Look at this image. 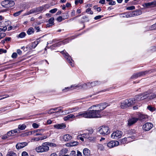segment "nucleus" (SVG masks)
<instances>
[{"instance_id":"1","label":"nucleus","mask_w":156,"mask_h":156,"mask_svg":"<svg viewBox=\"0 0 156 156\" xmlns=\"http://www.w3.org/2000/svg\"><path fill=\"white\" fill-rule=\"evenodd\" d=\"M142 100L140 94L135 96L133 98L125 100L122 102H121L120 103V107L122 109L126 108L134 104L136 101Z\"/></svg>"},{"instance_id":"2","label":"nucleus","mask_w":156,"mask_h":156,"mask_svg":"<svg viewBox=\"0 0 156 156\" xmlns=\"http://www.w3.org/2000/svg\"><path fill=\"white\" fill-rule=\"evenodd\" d=\"M152 91L151 90H149L143 93L140 94V95L142 99L143 100L147 98L149 100L152 99L156 97V95L155 94H153L150 95Z\"/></svg>"},{"instance_id":"3","label":"nucleus","mask_w":156,"mask_h":156,"mask_svg":"<svg viewBox=\"0 0 156 156\" xmlns=\"http://www.w3.org/2000/svg\"><path fill=\"white\" fill-rule=\"evenodd\" d=\"M88 118H99L101 117L100 112L98 109L88 110Z\"/></svg>"},{"instance_id":"4","label":"nucleus","mask_w":156,"mask_h":156,"mask_svg":"<svg viewBox=\"0 0 156 156\" xmlns=\"http://www.w3.org/2000/svg\"><path fill=\"white\" fill-rule=\"evenodd\" d=\"M36 150L38 152H46L49 150V147L47 146L46 142L43 143L41 145L37 147Z\"/></svg>"},{"instance_id":"5","label":"nucleus","mask_w":156,"mask_h":156,"mask_svg":"<svg viewBox=\"0 0 156 156\" xmlns=\"http://www.w3.org/2000/svg\"><path fill=\"white\" fill-rule=\"evenodd\" d=\"M98 133L101 135H107L110 132L109 128L107 126H102L98 128Z\"/></svg>"},{"instance_id":"6","label":"nucleus","mask_w":156,"mask_h":156,"mask_svg":"<svg viewBox=\"0 0 156 156\" xmlns=\"http://www.w3.org/2000/svg\"><path fill=\"white\" fill-rule=\"evenodd\" d=\"M14 4L13 1H10V0H5L1 2L2 5L5 8L11 7L13 6Z\"/></svg>"},{"instance_id":"7","label":"nucleus","mask_w":156,"mask_h":156,"mask_svg":"<svg viewBox=\"0 0 156 156\" xmlns=\"http://www.w3.org/2000/svg\"><path fill=\"white\" fill-rule=\"evenodd\" d=\"M109 105L106 103H104L99 105H93L90 107L89 109H92L94 107H98L99 110L101 112V111L105 109L107 106H108Z\"/></svg>"},{"instance_id":"8","label":"nucleus","mask_w":156,"mask_h":156,"mask_svg":"<svg viewBox=\"0 0 156 156\" xmlns=\"http://www.w3.org/2000/svg\"><path fill=\"white\" fill-rule=\"evenodd\" d=\"M44 6H42L34 9H32L30 11L27 15L32 13H37L41 12L44 9Z\"/></svg>"},{"instance_id":"9","label":"nucleus","mask_w":156,"mask_h":156,"mask_svg":"<svg viewBox=\"0 0 156 156\" xmlns=\"http://www.w3.org/2000/svg\"><path fill=\"white\" fill-rule=\"evenodd\" d=\"M142 5L144 7L147 9L156 7V1L151 2L145 3L142 4Z\"/></svg>"},{"instance_id":"10","label":"nucleus","mask_w":156,"mask_h":156,"mask_svg":"<svg viewBox=\"0 0 156 156\" xmlns=\"http://www.w3.org/2000/svg\"><path fill=\"white\" fill-rule=\"evenodd\" d=\"M122 135V133L120 131H117L112 133L111 135V137L114 139H117L121 137Z\"/></svg>"},{"instance_id":"11","label":"nucleus","mask_w":156,"mask_h":156,"mask_svg":"<svg viewBox=\"0 0 156 156\" xmlns=\"http://www.w3.org/2000/svg\"><path fill=\"white\" fill-rule=\"evenodd\" d=\"M61 53L63 55H64L65 58L66 59L68 62L70 63V65L72 67H73L74 65L73 63V61L71 58L70 56L69 55V54L67 53H65L64 51H61Z\"/></svg>"},{"instance_id":"12","label":"nucleus","mask_w":156,"mask_h":156,"mask_svg":"<svg viewBox=\"0 0 156 156\" xmlns=\"http://www.w3.org/2000/svg\"><path fill=\"white\" fill-rule=\"evenodd\" d=\"M148 72V71H145L141 72L139 73L134 74L131 76V78L132 79L136 78L139 77L141 76L146 75L147 74Z\"/></svg>"},{"instance_id":"13","label":"nucleus","mask_w":156,"mask_h":156,"mask_svg":"<svg viewBox=\"0 0 156 156\" xmlns=\"http://www.w3.org/2000/svg\"><path fill=\"white\" fill-rule=\"evenodd\" d=\"M119 145V142L117 141L112 140L107 144V146L109 148L116 147Z\"/></svg>"},{"instance_id":"14","label":"nucleus","mask_w":156,"mask_h":156,"mask_svg":"<svg viewBox=\"0 0 156 156\" xmlns=\"http://www.w3.org/2000/svg\"><path fill=\"white\" fill-rule=\"evenodd\" d=\"M75 116L76 117H84L88 118L87 111L80 112Z\"/></svg>"},{"instance_id":"15","label":"nucleus","mask_w":156,"mask_h":156,"mask_svg":"<svg viewBox=\"0 0 156 156\" xmlns=\"http://www.w3.org/2000/svg\"><path fill=\"white\" fill-rule=\"evenodd\" d=\"M153 124L150 122H147L143 126V129L145 131L150 130L153 127Z\"/></svg>"},{"instance_id":"16","label":"nucleus","mask_w":156,"mask_h":156,"mask_svg":"<svg viewBox=\"0 0 156 156\" xmlns=\"http://www.w3.org/2000/svg\"><path fill=\"white\" fill-rule=\"evenodd\" d=\"M28 143L26 142H18L16 145V148L17 149L23 148L27 146Z\"/></svg>"},{"instance_id":"17","label":"nucleus","mask_w":156,"mask_h":156,"mask_svg":"<svg viewBox=\"0 0 156 156\" xmlns=\"http://www.w3.org/2000/svg\"><path fill=\"white\" fill-rule=\"evenodd\" d=\"M138 120V119L136 118H132L128 120V125L129 126H132L136 123Z\"/></svg>"},{"instance_id":"18","label":"nucleus","mask_w":156,"mask_h":156,"mask_svg":"<svg viewBox=\"0 0 156 156\" xmlns=\"http://www.w3.org/2000/svg\"><path fill=\"white\" fill-rule=\"evenodd\" d=\"M54 127L58 129H63L66 128V125L65 124L62 123L55 125Z\"/></svg>"},{"instance_id":"19","label":"nucleus","mask_w":156,"mask_h":156,"mask_svg":"<svg viewBox=\"0 0 156 156\" xmlns=\"http://www.w3.org/2000/svg\"><path fill=\"white\" fill-rule=\"evenodd\" d=\"M100 84V82L98 81H95L92 82H88L87 84V86H89L90 85L91 86V87H94L96 86L99 85Z\"/></svg>"},{"instance_id":"20","label":"nucleus","mask_w":156,"mask_h":156,"mask_svg":"<svg viewBox=\"0 0 156 156\" xmlns=\"http://www.w3.org/2000/svg\"><path fill=\"white\" fill-rule=\"evenodd\" d=\"M72 139V136L69 134L64 135L63 137V140L66 141H69Z\"/></svg>"},{"instance_id":"21","label":"nucleus","mask_w":156,"mask_h":156,"mask_svg":"<svg viewBox=\"0 0 156 156\" xmlns=\"http://www.w3.org/2000/svg\"><path fill=\"white\" fill-rule=\"evenodd\" d=\"M83 153L85 156H89L90 155V151L87 148H85L83 150Z\"/></svg>"},{"instance_id":"22","label":"nucleus","mask_w":156,"mask_h":156,"mask_svg":"<svg viewBox=\"0 0 156 156\" xmlns=\"http://www.w3.org/2000/svg\"><path fill=\"white\" fill-rule=\"evenodd\" d=\"M76 117V116L73 114H70L65 117L64 118L65 121H67L71 119H74Z\"/></svg>"},{"instance_id":"23","label":"nucleus","mask_w":156,"mask_h":156,"mask_svg":"<svg viewBox=\"0 0 156 156\" xmlns=\"http://www.w3.org/2000/svg\"><path fill=\"white\" fill-rule=\"evenodd\" d=\"M18 129H15L9 131L7 133V135L9 136H13L14 135V133L18 132Z\"/></svg>"},{"instance_id":"24","label":"nucleus","mask_w":156,"mask_h":156,"mask_svg":"<svg viewBox=\"0 0 156 156\" xmlns=\"http://www.w3.org/2000/svg\"><path fill=\"white\" fill-rule=\"evenodd\" d=\"M82 87L80 86H77V85H76V84H74V85H72L71 86V87H70V88H69L68 87H66L65 88V89H64L63 90V91H64V92H66V90H69V89H70V88H72V87H75V88L74 89H76L78 87Z\"/></svg>"},{"instance_id":"25","label":"nucleus","mask_w":156,"mask_h":156,"mask_svg":"<svg viewBox=\"0 0 156 156\" xmlns=\"http://www.w3.org/2000/svg\"><path fill=\"white\" fill-rule=\"evenodd\" d=\"M79 109V108L78 107H76L72 108H69V111L70 113H71L77 111Z\"/></svg>"},{"instance_id":"26","label":"nucleus","mask_w":156,"mask_h":156,"mask_svg":"<svg viewBox=\"0 0 156 156\" xmlns=\"http://www.w3.org/2000/svg\"><path fill=\"white\" fill-rule=\"evenodd\" d=\"M39 42V41H34L32 42L31 45V48H30V49H31L32 48H34L38 44Z\"/></svg>"},{"instance_id":"27","label":"nucleus","mask_w":156,"mask_h":156,"mask_svg":"<svg viewBox=\"0 0 156 156\" xmlns=\"http://www.w3.org/2000/svg\"><path fill=\"white\" fill-rule=\"evenodd\" d=\"M45 130L44 129H36L34 131L30 132L31 134H34L35 133H37L38 132H43Z\"/></svg>"},{"instance_id":"28","label":"nucleus","mask_w":156,"mask_h":156,"mask_svg":"<svg viewBox=\"0 0 156 156\" xmlns=\"http://www.w3.org/2000/svg\"><path fill=\"white\" fill-rule=\"evenodd\" d=\"M6 156H17V154L12 151H9L8 152Z\"/></svg>"},{"instance_id":"29","label":"nucleus","mask_w":156,"mask_h":156,"mask_svg":"<svg viewBox=\"0 0 156 156\" xmlns=\"http://www.w3.org/2000/svg\"><path fill=\"white\" fill-rule=\"evenodd\" d=\"M147 118V116L146 115H145L143 114H140L139 115L138 118H137L138 119V120H142L144 119H145Z\"/></svg>"},{"instance_id":"30","label":"nucleus","mask_w":156,"mask_h":156,"mask_svg":"<svg viewBox=\"0 0 156 156\" xmlns=\"http://www.w3.org/2000/svg\"><path fill=\"white\" fill-rule=\"evenodd\" d=\"M49 24H47V27H49L50 26L49 24H51V25H52L54 22V18L53 17H51L48 20Z\"/></svg>"},{"instance_id":"31","label":"nucleus","mask_w":156,"mask_h":156,"mask_svg":"<svg viewBox=\"0 0 156 156\" xmlns=\"http://www.w3.org/2000/svg\"><path fill=\"white\" fill-rule=\"evenodd\" d=\"M47 144V146H50L51 147H56L57 145L56 144H55L52 143H50V142H46Z\"/></svg>"},{"instance_id":"32","label":"nucleus","mask_w":156,"mask_h":156,"mask_svg":"<svg viewBox=\"0 0 156 156\" xmlns=\"http://www.w3.org/2000/svg\"><path fill=\"white\" fill-rule=\"evenodd\" d=\"M34 32V29L32 27L30 28L27 31V33L28 35H30Z\"/></svg>"},{"instance_id":"33","label":"nucleus","mask_w":156,"mask_h":156,"mask_svg":"<svg viewBox=\"0 0 156 156\" xmlns=\"http://www.w3.org/2000/svg\"><path fill=\"white\" fill-rule=\"evenodd\" d=\"M26 127V126L25 124H23L22 125H20L18 126V128L19 129L21 130L24 129Z\"/></svg>"},{"instance_id":"34","label":"nucleus","mask_w":156,"mask_h":156,"mask_svg":"<svg viewBox=\"0 0 156 156\" xmlns=\"http://www.w3.org/2000/svg\"><path fill=\"white\" fill-rule=\"evenodd\" d=\"M156 29V23L149 27V30H151Z\"/></svg>"},{"instance_id":"35","label":"nucleus","mask_w":156,"mask_h":156,"mask_svg":"<svg viewBox=\"0 0 156 156\" xmlns=\"http://www.w3.org/2000/svg\"><path fill=\"white\" fill-rule=\"evenodd\" d=\"M26 35V34L24 32H22L19 35V37L20 38H23Z\"/></svg>"},{"instance_id":"36","label":"nucleus","mask_w":156,"mask_h":156,"mask_svg":"<svg viewBox=\"0 0 156 156\" xmlns=\"http://www.w3.org/2000/svg\"><path fill=\"white\" fill-rule=\"evenodd\" d=\"M22 10L18 12H16L13 14V16H19L21 12H22Z\"/></svg>"},{"instance_id":"37","label":"nucleus","mask_w":156,"mask_h":156,"mask_svg":"<svg viewBox=\"0 0 156 156\" xmlns=\"http://www.w3.org/2000/svg\"><path fill=\"white\" fill-rule=\"evenodd\" d=\"M83 0H76L75 1V4L76 5L78 4L79 3L82 4L83 3Z\"/></svg>"},{"instance_id":"38","label":"nucleus","mask_w":156,"mask_h":156,"mask_svg":"<svg viewBox=\"0 0 156 156\" xmlns=\"http://www.w3.org/2000/svg\"><path fill=\"white\" fill-rule=\"evenodd\" d=\"M86 12L87 13H89L91 14H93V12L92 11L90 8H88L86 10Z\"/></svg>"},{"instance_id":"39","label":"nucleus","mask_w":156,"mask_h":156,"mask_svg":"<svg viewBox=\"0 0 156 156\" xmlns=\"http://www.w3.org/2000/svg\"><path fill=\"white\" fill-rule=\"evenodd\" d=\"M70 156H76V151H71L70 154Z\"/></svg>"},{"instance_id":"40","label":"nucleus","mask_w":156,"mask_h":156,"mask_svg":"<svg viewBox=\"0 0 156 156\" xmlns=\"http://www.w3.org/2000/svg\"><path fill=\"white\" fill-rule=\"evenodd\" d=\"M98 148L101 150H103L104 149V147L103 145L101 144H99L98 145Z\"/></svg>"},{"instance_id":"41","label":"nucleus","mask_w":156,"mask_h":156,"mask_svg":"<svg viewBox=\"0 0 156 156\" xmlns=\"http://www.w3.org/2000/svg\"><path fill=\"white\" fill-rule=\"evenodd\" d=\"M57 10V9L56 8H55L53 9H51L49 11V12L51 13H55Z\"/></svg>"},{"instance_id":"42","label":"nucleus","mask_w":156,"mask_h":156,"mask_svg":"<svg viewBox=\"0 0 156 156\" xmlns=\"http://www.w3.org/2000/svg\"><path fill=\"white\" fill-rule=\"evenodd\" d=\"M32 126L34 128H37L38 127L39 125L37 124L34 123L32 124Z\"/></svg>"},{"instance_id":"43","label":"nucleus","mask_w":156,"mask_h":156,"mask_svg":"<svg viewBox=\"0 0 156 156\" xmlns=\"http://www.w3.org/2000/svg\"><path fill=\"white\" fill-rule=\"evenodd\" d=\"M135 9L134 6H132L130 7H128L126 9L128 10H132Z\"/></svg>"},{"instance_id":"44","label":"nucleus","mask_w":156,"mask_h":156,"mask_svg":"<svg viewBox=\"0 0 156 156\" xmlns=\"http://www.w3.org/2000/svg\"><path fill=\"white\" fill-rule=\"evenodd\" d=\"M88 138L89 139V140L91 141H94L96 140V138L94 137H89V138Z\"/></svg>"},{"instance_id":"45","label":"nucleus","mask_w":156,"mask_h":156,"mask_svg":"<svg viewBox=\"0 0 156 156\" xmlns=\"http://www.w3.org/2000/svg\"><path fill=\"white\" fill-rule=\"evenodd\" d=\"M71 143H72V145H73V146L77 145L78 144V142L77 141H74L72 142H71Z\"/></svg>"},{"instance_id":"46","label":"nucleus","mask_w":156,"mask_h":156,"mask_svg":"<svg viewBox=\"0 0 156 156\" xmlns=\"http://www.w3.org/2000/svg\"><path fill=\"white\" fill-rule=\"evenodd\" d=\"M22 156H28V155L26 152L23 151L22 153Z\"/></svg>"},{"instance_id":"47","label":"nucleus","mask_w":156,"mask_h":156,"mask_svg":"<svg viewBox=\"0 0 156 156\" xmlns=\"http://www.w3.org/2000/svg\"><path fill=\"white\" fill-rule=\"evenodd\" d=\"M62 19H63L62 17V16H59V17H58L57 18V20L58 21L60 22H61V21H62Z\"/></svg>"},{"instance_id":"48","label":"nucleus","mask_w":156,"mask_h":156,"mask_svg":"<svg viewBox=\"0 0 156 156\" xmlns=\"http://www.w3.org/2000/svg\"><path fill=\"white\" fill-rule=\"evenodd\" d=\"M5 35L6 34L5 33H0V39L5 37Z\"/></svg>"},{"instance_id":"49","label":"nucleus","mask_w":156,"mask_h":156,"mask_svg":"<svg viewBox=\"0 0 156 156\" xmlns=\"http://www.w3.org/2000/svg\"><path fill=\"white\" fill-rule=\"evenodd\" d=\"M102 17V16L99 15L95 16L94 19L95 20H97L100 19Z\"/></svg>"},{"instance_id":"50","label":"nucleus","mask_w":156,"mask_h":156,"mask_svg":"<svg viewBox=\"0 0 156 156\" xmlns=\"http://www.w3.org/2000/svg\"><path fill=\"white\" fill-rule=\"evenodd\" d=\"M82 136L85 138H89V135L87 134H82Z\"/></svg>"},{"instance_id":"51","label":"nucleus","mask_w":156,"mask_h":156,"mask_svg":"<svg viewBox=\"0 0 156 156\" xmlns=\"http://www.w3.org/2000/svg\"><path fill=\"white\" fill-rule=\"evenodd\" d=\"M8 135H7V133L4 136H2V138L3 139H7L8 137Z\"/></svg>"},{"instance_id":"52","label":"nucleus","mask_w":156,"mask_h":156,"mask_svg":"<svg viewBox=\"0 0 156 156\" xmlns=\"http://www.w3.org/2000/svg\"><path fill=\"white\" fill-rule=\"evenodd\" d=\"M17 56V54L16 53H13L12 55V57L13 58H16Z\"/></svg>"},{"instance_id":"53","label":"nucleus","mask_w":156,"mask_h":156,"mask_svg":"<svg viewBox=\"0 0 156 156\" xmlns=\"http://www.w3.org/2000/svg\"><path fill=\"white\" fill-rule=\"evenodd\" d=\"M6 50H4L2 49H0V54L2 53H6Z\"/></svg>"},{"instance_id":"54","label":"nucleus","mask_w":156,"mask_h":156,"mask_svg":"<svg viewBox=\"0 0 156 156\" xmlns=\"http://www.w3.org/2000/svg\"><path fill=\"white\" fill-rule=\"evenodd\" d=\"M42 132H38L37 133H36L34 135V136H39V135H42V133H43Z\"/></svg>"},{"instance_id":"55","label":"nucleus","mask_w":156,"mask_h":156,"mask_svg":"<svg viewBox=\"0 0 156 156\" xmlns=\"http://www.w3.org/2000/svg\"><path fill=\"white\" fill-rule=\"evenodd\" d=\"M66 145L67 147H73V145H72V143H71V142L69 143H68L66 144Z\"/></svg>"},{"instance_id":"56","label":"nucleus","mask_w":156,"mask_h":156,"mask_svg":"<svg viewBox=\"0 0 156 156\" xmlns=\"http://www.w3.org/2000/svg\"><path fill=\"white\" fill-rule=\"evenodd\" d=\"M147 108H148V109L149 110H150V111H153V110H154V108L152 107H151V106H148L147 107Z\"/></svg>"},{"instance_id":"57","label":"nucleus","mask_w":156,"mask_h":156,"mask_svg":"<svg viewBox=\"0 0 156 156\" xmlns=\"http://www.w3.org/2000/svg\"><path fill=\"white\" fill-rule=\"evenodd\" d=\"M77 156H82V153L80 151H77V154H76Z\"/></svg>"},{"instance_id":"58","label":"nucleus","mask_w":156,"mask_h":156,"mask_svg":"<svg viewBox=\"0 0 156 156\" xmlns=\"http://www.w3.org/2000/svg\"><path fill=\"white\" fill-rule=\"evenodd\" d=\"M108 4L110 5H115V1H112L109 2Z\"/></svg>"},{"instance_id":"59","label":"nucleus","mask_w":156,"mask_h":156,"mask_svg":"<svg viewBox=\"0 0 156 156\" xmlns=\"http://www.w3.org/2000/svg\"><path fill=\"white\" fill-rule=\"evenodd\" d=\"M9 96L8 95H4V96H3V97L2 98H0V100L5 98L7 97H8Z\"/></svg>"},{"instance_id":"60","label":"nucleus","mask_w":156,"mask_h":156,"mask_svg":"<svg viewBox=\"0 0 156 156\" xmlns=\"http://www.w3.org/2000/svg\"><path fill=\"white\" fill-rule=\"evenodd\" d=\"M61 108V107H57V108H54L51 109V111H52V110L55 111L56 110L58 109V108Z\"/></svg>"},{"instance_id":"61","label":"nucleus","mask_w":156,"mask_h":156,"mask_svg":"<svg viewBox=\"0 0 156 156\" xmlns=\"http://www.w3.org/2000/svg\"><path fill=\"white\" fill-rule=\"evenodd\" d=\"M93 132V130L91 129L89 130L88 131V133L90 134H91Z\"/></svg>"},{"instance_id":"62","label":"nucleus","mask_w":156,"mask_h":156,"mask_svg":"<svg viewBox=\"0 0 156 156\" xmlns=\"http://www.w3.org/2000/svg\"><path fill=\"white\" fill-rule=\"evenodd\" d=\"M17 52L20 55H21L22 53V51L20 49H18L17 51Z\"/></svg>"},{"instance_id":"63","label":"nucleus","mask_w":156,"mask_h":156,"mask_svg":"<svg viewBox=\"0 0 156 156\" xmlns=\"http://www.w3.org/2000/svg\"><path fill=\"white\" fill-rule=\"evenodd\" d=\"M105 2V0H101L99 1V3L102 4H104Z\"/></svg>"},{"instance_id":"64","label":"nucleus","mask_w":156,"mask_h":156,"mask_svg":"<svg viewBox=\"0 0 156 156\" xmlns=\"http://www.w3.org/2000/svg\"><path fill=\"white\" fill-rule=\"evenodd\" d=\"M35 28L37 30V32H38L40 31V28L39 27L36 26L35 27Z\"/></svg>"}]
</instances>
